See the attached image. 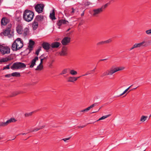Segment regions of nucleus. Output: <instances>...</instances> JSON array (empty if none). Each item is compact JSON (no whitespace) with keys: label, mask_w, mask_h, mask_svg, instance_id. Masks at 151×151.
Instances as JSON below:
<instances>
[{"label":"nucleus","mask_w":151,"mask_h":151,"mask_svg":"<svg viewBox=\"0 0 151 151\" xmlns=\"http://www.w3.org/2000/svg\"><path fill=\"white\" fill-rule=\"evenodd\" d=\"M107 60L106 59H101V60H100V61H104V60Z\"/></svg>","instance_id":"4d7b16f0"},{"label":"nucleus","mask_w":151,"mask_h":151,"mask_svg":"<svg viewBox=\"0 0 151 151\" xmlns=\"http://www.w3.org/2000/svg\"><path fill=\"white\" fill-rule=\"evenodd\" d=\"M34 45H29L28 47H29V50L30 51L32 50L33 46Z\"/></svg>","instance_id":"4c0bfd02"},{"label":"nucleus","mask_w":151,"mask_h":151,"mask_svg":"<svg viewBox=\"0 0 151 151\" xmlns=\"http://www.w3.org/2000/svg\"><path fill=\"white\" fill-rule=\"evenodd\" d=\"M43 68V66L41 64H40L38 65L37 66V68L35 69L36 70H41Z\"/></svg>","instance_id":"393cba45"},{"label":"nucleus","mask_w":151,"mask_h":151,"mask_svg":"<svg viewBox=\"0 0 151 151\" xmlns=\"http://www.w3.org/2000/svg\"><path fill=\"white\" fill-rule=\"evenodd\" d=\"M38 27V22L34 20L32 23V27L34 30H36Z\"/></svg>","instance_id":"a211bd4d"},{"label":"nucleus","mask_w":151,"mask_h":151,"mask_svg":"<svg viewBox=\"0 0 151 151\" xmlns=\"http://www.w3.org/2000/svg\"><path fill=\"white\" fill-rule=\"evenodd\" d=\"M145 43V41H143L140 43H137L138 47H139L142 46H145V45H144V44Z\"/></svg>","instance_id":"bb28decb"},{"label":"nucleus","mask_w":151,"mask_h":151,"mask_svg":"<svg viewBox=\"0 0 151 151\" xmlns=\"http://www.w3.org/2000/svg\"><path fill=\"white\" fill-rule=\"evenodd\" d=\"M70 28H69V29H67V32L68 31L70 30Z\"/></svg>","instance_id":"bf43d9fd"},{"label":"nucleus","mask_w":151,"mask_h":151,"mask_svg":"<svg viewBox=\"0 0 151 151\" xmlns=\"http://www.w3.org/2000/svg\"><path fill=\"white\" fill-rule=\"evenodd\" d=\"M70 73L72 75L74 76L77 75V72L74 70H71L70 71Z\"/></svg>","instance_id":"5701e85b"},{"label":"nucleus","mask_w":151,"mask_h":151,"mask_svg":"<svg viewBox=\"0 0 151 151\" xmlns=\"http://www.w3.org/2000/svg\"><path fill=\"white\" fill-rule=\"evenodd\" d=\"M110 75H112L114 73L117 72V70L116 68H111L109 70Z\"/></svg>","instance_id":"6ab92c4d"},{"label":"nucleus","mask_w":151,"mask_h":151,"mask_svg":"<svg viewBox=\"0 0 151 151\" xmlns=\"http://www.w3.org/2000/svg\"><path fill=\"white\" fill-rule=\"evenodd\" d=\"M11 25L10 24L9 25V27H7L4 31L2 33L4 36H7L9 38L12 37L14 36V33L13 32L11 31Z\"/></svg>","instance_id":"20e7f679"},{"label":"nucleus","mask_w":151,"mask_h":151,"mask_svg":"<svg viewBox=\"0 0 151 151\" xmlns=\"http://www.w3.org/2000/svg\"><path fill=\"white\" fill-rule=\"evenodd\" d=\"M102 11V8H99L97 9H94L93 10V16H95L99 14Z\"/></svg>","instance_id":"9b49d317"},{"label":"nucleus","mask_w":151,"mask_h":151,"mask_svg":"<svg viewBox=\"0 0 151 151\" xmlns=\"http://www.w3.org/2000/svg\"><path fill=\"white\" fill-rule=\"evenodd\" d=\"M70 138V137L67 138L63 139L62 140H63L65 142H67V140H69Z\"/></svg>","instance_id":"8fccbe9b"},{"label":"nucleus","mask_w":151,"mask_h":151,"mask_svg":"<svg viewBox=\"0 0 151 151\" xmlns=\"http://www.w3.org/2000/svg\"><path fill=\"white\" fill-rule=\"evenodd\" d=\"M20 76V73L18 72H14L12 73V76L15 77H19Z\"/></svg>","instance_id":"4be33fe9"},{"label":"nucleus","mask_w":151,"mask_h":151,"mask_svg":"<svg viewBox=\"0 0 151 151\" xmlns=\"http://www.w3.org/2000/svg\"><path fill=\"white\" fill-rule=\"evenodd\" d=\"M42 46L43 48L47 51L49 50L51 46L47 42H43L42 44Z\"/></svg>","instance_id":"9d476101"},{"label":"nucleus","mask_w":151,"mask_h":151,"mask_svg":"<svg viewBox=\"0 0 151 151\" xmlns=\"http://www.w3.org/2000/svg\"><path fill=\"white\" fill-rule=\"evenodd\" d=\"M72 11H71V14H73L74 12L75 9H74V8H72Z\"/></svg>","instance_id":"3c124183"},{"label":"nucleus","mask_w":151,"mask_h":151,"mask_svg":"<svg viewBox=\"0 0 151 151\" xmlns=\"http://www.w3.org/2000/svg\"><path fill=\"white\" fill-rule=\"evenodd\" d=\"M26 67V65L24 63L21 62H17L14 63L11 67L10 68L13 70H15L25 68Z\"/></svg>","instance_id":"7ed1b4c3"},{"label":"nucleus","mask_w":151,"mask_h":151,"mask_svg":"<svg viewBox=\"0 0 151 151\" xmlns=\"http://www.w3.org/2000/svg\"><path fill=\"white\" fill-rule=\"evenodd\" d=\"M12 58L10 57L3 58L0 59V63H4L6 62L11 60Z\"/></svg>","instance_id":"2eb2a0df"},{"label":"nucleus","mask_w":151,"mask_h":151,"mask_svg":"<svg viewBox=\"0 0 151 151\" xmlns=\"http://www.w3.org/2000/svg\"><path fill=\"white\" fill-rule=\"evenodd\" d=\"M50 18L52 20L55 19V13L54 12L50 13Z\"/></svg>","instance_id":"c85d7f7f"},{"label":"nucleus","mask_w":151,"mask_h":151,"mask_svg":"<svg viewBox=\"0 0 151 151\" xmlns=\"http://www.w3.org/2000/svg\"><path fill=\"white\" fill-rule=\"evenodd\" d=\"M16 120L14 118H11L9 119L6 122V125L12 122H15L16 121Z\"/></svg>","instance_id":"f3484780"},{"label":"nucleus","mask_w":151,"mask_h":151,"mask_svg":"<svg viewBox=\"0 0 151 151\" xmlns=\"http://www.w3.org/2000/svg\"><path fill=\"white\" fill-rule=\"evenodd\" d=\"M45 5L42 4H38L36 5L35 8L36 12L39 13H41L43 12Z\"/></svg>","instance_id":"423d86ee"},{"label":"nucleus","mask_w":151,"mask_h":151,"mask_svg":"<svg viewBox=\"0 0 151 151\" xmlns=\"http://www.w3.org/2000/svg\"><path fill=\"white\" fill-rule=\"evenodd\" d=\"M70 41V38L68 37H65L62 40L61 43L63 45H66Z\"/></svg>","instance_id":"6e6552de"},{"label":"nucleus","mask_w":151,"mask_h":151,"mask_svg":"<svg viewBox=\"0 0 151 151\" xmlns=\"http://www.w3.org/2000/svg\"><path fill=\"white\" fill-rule=\"evenodd\" d=\"M45 58H45V57H44V58H43V59H45Z\"/></svg>","instance_id":"338daca9"},{"label":"nucleus","mask_w":151,"mask_h":151,"mask_svg":"<svg viewBox=\"0 0 151 151\" xmlns=\"http://www.w3.org/2000/svg\"><path fill=\"white\" fill-rule=\"evenodd\" d=\"M116 68L117 70V71L123 70L124 69V67H118Z\"/></svg>","instance_id":"2f4dec72"},{"label":"nucleus","mask_w":151,"mask_h":151,"mask_svg":"<svg viewBox=\"0 0 151 151\" xmlns=\"http://www.w3.org/2000/svg\"><path fill=\"white\" fill-rule=\"evenodd\" d=\"M9 22V20L6 17H3L1 19V24L2 25H6Z\"/></svg>","instance_id":"0eeeda50"},{"label":"nucleus","mask_w":151,"mask_h":151,"mask_svg":"<svg viewBox=\"0 0 151 151\" xmlns=\"http://www.w3.org/2000/svg\"><path fill=\"white\" fill-rule=\"evenodd\" d=\"M96 104H92L90 106L88 107L89 108V109L90 110L91 108H93V107H94V106H96Z\"/></svg>","instance_id":"37998d69"},{"label":"nucleus","mask_w":151,"mask_h":151,"mask_svg":"<svg viewBox=\"0 0 151 151\" xmlns=\"http://www.w3.org/2000/svg\"><path fill=\"white\" fill-rule=\"evenodd\" d=\"M89 109L88 107L85 109H84L82 110H81L80 112H78V115H81L82 114V113H84L86 112H87V111H88V110H89Z\"/></svg>","instance_id":"412c9836"},{"label":"nucleus","mask_w":151,"mask_h":151,"mask_svg":"<svg viewBox=\"0 0 151 151\" xmlns=\"http://www.w3.org/2000/svg\"><path fill=\"white\" fill-rule=\"evenodd\" d=\"M132 86V85H131L128 88H127V89H126L122 93L120 94L119 96H121L125 93L129 89V88Z\"/></svg>","instance_id":"cd10ccee"},{"label":"nucleus","mask_w":151,"mask_h":151,"mask_svg":"<svg viewBox=\"0 0 151 151\" xmlns=\"http://www.w3.org/2000/svg\"><path fill=\"white\" fill-rule=\"evenodd\" d=\"M18 93H18L17 92H12V94L10 95L9 96L10 97L14 96L17 95Z\"/></svg>","instance_id":"72a5a7b5"},{"label":"nucleus","mask_w":151,"mask_h":151,"mask_svg":"<svg viewBox=\"0 0 151 151\" xmlns=\"http://www.w3.org/2000/svg\"><path fill=\"white\" fill-rule=\"evenodd\" d=\"M27 133H23L22 134H20L19 135L22 134V135H25Z\"/></svg>","instance_id":"5fc2aeb1"},{"label":"nucleus","mask_w":151,"mask_h":151,"mask_svg":"<svg viewBox=\"0 0 151 151\" xmlns=\"http://www.w3.org/2000/svg\"><path fill=\"white\" fill-rule=\"evenodd\" d=\"M10 49L7 46H0V51L2 55L8 54L10 53Z\"/></svg>","instance_id":"39448f33"},{"label":"nucleus","mask_w":151,"mask_h":151,"mask_svg":"<svg viewBox=\"0 0 151 151\" xmlns=\"http://www.w3.org/2000/svg\"><path fill=\"white\" fill-rule=\"evenodd\" d=\"M80 77V76L78 77L70 76L68 78V82H74L76 81Z\"/></svg>","instance_id":"ddd939ff"},{"label":"nucleus","mask_w":151,"mask_h":151,"mask_svg":"<svg viewBox=\"0 0 151 151\" xmlns=\"http://www.w3.org/2000/svg\"><path fill=\"white\" fill-rule=\"evenodd\" d=\"M147 117L144 116H141L140 121L141 122H145L147 119Z\"/></svg>","instance_id":"a878e982"},{"label":"nucleus","mask_w":151,"mask_h":151,"mask_svg":"<svg viewBox=\"0 0 151 151\" xmlns=\"http://www.w3.org/2000/svg\"><path fill=\"white\" fill-rule=\"evenodd\" d=\"M96 68H95L94 69H93L92 70H91L92 71H94L96 69Z\"/></svg>","instance_id":"13d9d810"},{"label":"nucleus","mask_w":151,"mask_h":151,"mask_svg":"<svg viewBox=\"0 0 151 151\" xmlns=\"http://www.w3.org/2000/svg\"><path fill=\"white\" fill-rule=\"evenodd\" d=\"M84 14V13H83L82 14H81V16H83Z\"/></svg>","instance_id":"680f3d73"},{"label":"nucleus","mask_w":151,"mask_h":151,"mask_svg":"<svg viewBox=\"0 0 151 151\" xmlns=\"http://www.w3.org/2000/svg\"><path fill=\"white\" fill-rule=\"evenodd\" d=\"M137 88V87H136V88H133V89H136Z\"/></svg>","instance_id":"69168bd1"},{"label":"nucleus","mask_w":151,"mask_h":151,"mask_svg":"<svg viewBox=\"0 0 151 151\" xmlns=\"http://www.w3.org/2000/svg\"><path fill=\"white\" fill-rule=\"evenodd\" d=\"M85 126V125L80 126H78V128H83Z\"/></svg>","instance_id":"864d4df0"},{"label":"nucleus","mask_w":151,"mask_h":151,"mask_svg":"<svg viewBox=\"0 0 151 151\" xmlns=\"http://www.w3.org/2000/svg\"><path fill=\"white\" fill-rule=\"evenodd\" d=\"M40 50H41L40 48H39V49H37L36 51L35 54L37 55H38Z\"/></svg>","instance_id":"de8ad7c7"},{"label":"nucleus","mask_w":151,"mask_h":151,"mask_svg":"<svg viewBox=\"0 0 151 151\" xmlns=\"http://www.w3.org/2000/svg\"><path fill=\"white\" fill-rule=\"evenodd\" d=\"M34 42L32 40H30L29 41V45H34Z\"/></svg>","instance_id":"09e8293b"},{"label":"nucleus","mask_w":151,"mask_h":151,"mask_svg":"<svg viewBox=\"0 0 151 151\" xmlns=\"http://www.w3.org/2000/svg\"><path fill=\"white\" fill-rule=\"evenodd\" d=\"M43 19V16L41 15H37L36 16V18L35 20L38 22L42 21Z\"/></svg>","instance_id":"aec40b11"},{"label":"nucleus","mask_w":151,"mask_h":151,"mask_svg":"<svg viewBox=\"0 0 151 151\" xmlns=\"http://www.w3.org/2000/svg\"><path fill=\"white\" fill-rule=\"evenodd\" d=\"M33 112H31L28 113H26L25 114V116L26 117H27L28 116H31Z\"/></svg>","instance_id":"e433bc0d"},{"label":"nucleus","mask_w":151,"mask_h":151,"mask_svg":"<svg viewBox=\"0 0 151 151\" xmlns=\"http://www.w3.org/2000/svg\"><path fill=\"white\" fill-rule=\"evenodd\" d=\"M23 46V42L21 38H17L12 45V49L13 51H16L21 48Z\"/></svg>","instance_id":"f257e3e1"},{"label":"nucleus","mask_w":151,"mask_h":151,"mask_svg":"<svg viewBox=\"0 0 151 151\" xmlns=\"http://www.w3.org/2000/svg\"><path fill=\"white\" fill-rule=\"evenodd\" d=\"M90 74V73H86L85 75H83L82 76H87V75H88V74Z\"/></svg>","instance_id":"6e6d98bb"},{"label":"nucleus","mask_w":151,"mask_h":151,"mask_svg":"<svg viewBox=\"0 0 151 151\" xmlns=\"http://www.w3.org/2000/svg\"><path fill=\"white\" fill-rule=\"evenodd\" d=\"M38 60V57H35L32 59L31 63V65L29 66V67L32 68L36 65V62L37 60Z\"/></svg>","instance_id":"f8f14e48"},{"label":"nucleus","mask_w":151,"mask_h":151,"mask_svg":"<svg viewBox=\"0 0 151 151\" xmlns=\"http://www.w3.org/2000/svg\"><path fill=\"white\" fill-rule=\"evenodd\" d=\"M67 48L66 47H63L61 51L59 52L61 56H65L67 54Z\"/></svg>","instance_id":"1a4fd4ad"},{"label":"nucleus","mask_w":151,"mask_h":151,"mask_svg":"<svg viewBox=\"0 0 151 151\" xmlns=\"http://www.w3.org/2000/svg\"><path fill=\"white\" fill-rule=\"evenodd\" d=\"M110 116V114L107 115L105 116H103L101 118H100L98 120H97V121H99L104 119L108 117L109 116Z\"/></svg>","instance_id":"b1692460"},{"label":"nucleus","mask_w":151,"mask_h":151,"mask_svg":"<svg viewBox=\"0 0 151 151\" xmlns=\"http://www.w3.org/2000/svg\"><path fill=\"white\" fill-rule=\"evenodd\" d=\"M61 21H62V19L59 20L57 24L59 26H61L62 24H63V22H61Z\"/></svg>","instance_id":"a19ab883"},{"label":"nucleus","mask_w":151,"mask_h":151,"mask_svg":"<svg viewBox=\"0 0 151 151\" xmlns=\"http://www.w3.org/2000/svg\"><path fill=\"white\" fill-rule=\"evenodd\" d=\"M68 69L67 68H65L63 69L61 73H60V75H63L66 74L68 72Z\"/></svg>","instance_id":"c756f323"},{"label":"nucleus","mask_w":151,"mask_h":151,"mask_svg":"<svg viewBox=\"0 0 151 151\" xmlns=\"http://www.w3.org/2000/svg\"><path fill=\"white\" fill-rule=\"evenodd\" d=\"M34 13L31 11L25 10L23 12V18L26 22H29L33 19Z\"/></svg>","instance_id":"f03ea898"},{"label":"nucleus","mask_w":151,"mask_h":151,"mask_svg":"<svg viewBox=\"0 0 151 151\" xmlns=\"http://www.w3.org/2000/svg\"><path fill=\"white\" fill-rule=\"evenodd\" d=\"M10 65H11V64H9L8 65H6V66L4 67L3 68V70H5L6 69H9L10 68L9 66Z\"/></svg>","instance_id":"58836bf2"},{"label":"nucleus","mask_w":151,"mask_h":151,"mask_svg":"<svg viewBox=\"0 0 151 151\" xmlns=\"http://www.w3.org/2000/svg\"><path fill=\"white\" fill-rule=\"evenodd\" d=\"M43 60H44V59L43 58H41V59H40V64H41L42 65V63H43Z\"/></svg>","instance_id":"603ef678"},{"label":"nucleus","mask_w":151,"mask_h":151,"mask_svg":"<svg viewBox=\"0 0 151 151\" xmlns=\"http://www.w3.org/2000/svg\"><path fill=\"white\" fill-rule=\"evenodd\" d=\"M108 75H110L109 72V70H108L107 71H106V72H104L103 73V76H108Z\"/></svg>","instance_id":"f704fd0d"},{"label":"nucleus","mask_w":151,"mask_h":151,"mask_svg":"<svg viewBox=\"0 0 151 151\" xmlns=\"http://www.w3.org/2000/svg\"><path fill=\"white\" fill-rule=\"evenodd\" d=\"M145 151V150H143V151Z\"/></svg>","instance_id":"774afa93"},{"label":"nucleus","mask_w":151,"mask_h":151,"mask_svg":"<svg viewBox=\"0 0 151 151\" xmlns=\"http://www.w3.org/2000/svg\"><path fill=\"white\" fill-rule=\"evenodd\" d=\"M7 126L6 122H0V127H5Z\"/></svg>","instance_id":"473e14b6"},{"label":"nucleus","mask_w":151,"mask_h":151,"mask_svg":"<svg viewBox=\"0 0 151 151\" xmlns=\"http://www.w3.org/2000/svg\"><path fill=\"white\" fill-rule=\"evenodd\" d=\"M112 41V40L111 39H109L108 40L104 41V43H109Z\"/></svg>","instance_id":"c9c22d12"},{"label":"nucleus","mask_w":151,"mask_h":151,"mask_svg":"<svg viewBox=\"0 0 151 151\" xmlns=\"http://www.w3.org/2000/svg\"><path fill=\"white\" fill-rule=\"evenodd\" d=\"M105 44L104 41H101L97 43V45H101Z\"/></svg>","instance_id":"79ce46f5"},{"label":"nucleus","mask_w":151,"mask_h":151,"mask_svg":"<svg viewBox=\"0 0 151 151\" xmlns=\"http://www.w3.org/2000/svg\"><path fill=\"white\" fill-rule=\"evenodd\" d=\"M44 127L43 126H42L41 128H38V129H35L34 130H33L32 131H31V132H34L35 131H38L41 128H43V127Z\"/></svg>","instance_id":"a18cd8bd"},{"label":"nucleus","mask_w":151,"mask_h":151,"mask_svg":"<svg viewBox=\"0 0 151 151\" xmlns=\"http://www.w3.org/2000/svg\"><path fill=\"white\" fill-rule=\"evenodd\" d=\"M11 76H12V74H6L5 75V77L6 78H10Z\"/></svg>","instance_id":"c03bdc74"},{"label":"nucleus","mask_w":151,"mask_h":151,"mask_svg":"<svg viewBox=\"0 0 151 151\" xmlns=\"http://www.w3.org/2000/svg\"><path fill=\"white\" fill-rule=\"evenodd\" d=\"M60 43L57 42H55L51 43L50 45L51 47L52 48H58L60 45Z\"/></svg>","instance_id":"4468645a"},{"label":"nucleus","mask_w":151,"mask_h":151,"mask_svg":"<svg viewBox=\"0 0 151 151\" xmlns=\"http://www.w3.org/2000/svg\"><path fill=\"white\" fill-rule=\"evenodd\" d=\"M42 55L40 57V58H41L42 57Z\"/></svg>","instance_id":"052dcab7"},{"label":"nucleus","mask_w":151,"mask_h":151,"mask_svg":"<svg viewBox=\"0 0 151 151\" xmlns=\"http://www.w3.org/2000/svg\"><path fill=\"white\" fill-rule=\"evenodd\" d=\"M107 4H106L104 6H105V7H106V6H107Z\"/></svg>","instance_id":"e2e57ef3"},{"label":"nucleus","mask_w":151,"mask_h":151,"mask_svg":"<svg viewBox=\"0 0 151 151\" xmlns=\"http://www.w3.org/2000/svg\"><path fill=\"white\" fill-rule=\"evenodd\" d=\"M2 0H0V3L2 1Z\"/></svg>","instance_id":"0e129e2a"},{"label":"nucleus","mask_w":151,"mask_h":151,"mask_svg":"<svg viewBox=\"0 0 151 151\" xmlns=\"http://www.w3.org/2000/svg\"><path fill=\"white\" fill-rule=\"evenodd\" d=\"M17 32L19 34H21L22 33V27L20 25H18L16 28Z\"/></svg>","instance_id":"dca6fc26"},{"label":"nucleus","mask_w":151,"mask_h":151,"mask_svg":"<svg viewBox=\"0 0 151 151\" xmlns=\"http://www.w3.org/2000/svg\"><path fill=\"white\" fill-rule=\"evenodd\" d=\"M61 22H63V24H67L68 23V21H66L65 20H64V19H62V21H61Z\"/></svg>","instance_id":"49530a36"},{"label":"nucleus","mask_w":151,"mask_h":151,"mask_svg":"<svg viewBox=\"0 0 151 151\" xmlns=\"http://www.w3.org/2000/svg\"><path fill=\"white\" fill-rule=\"evenodd\" d=\"M145 32L148 35H150V34H151V29L146 30Z\"/></svg>","instance_id":"ea45409f"},{"label":"nucleus","mask_w":151,"mask_h":151,"mask_svg":"<svg viewBox=\"0 0 151 151\" xmlns=\"http://www.w3.org/2000/svg\"><path fill=\"white\" fill-rule=\"evenodd\" d=\"M138 47L137 43L135 44L132 47L129 49V50L130 51L135 48Z\"/></svg>","instance_id":"7c9ffc66"}]
</instances>
